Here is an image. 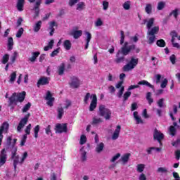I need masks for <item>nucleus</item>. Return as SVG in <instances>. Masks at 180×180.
I'll return each instance as SVG.
<instances>
[{"label":"nucleus","mask_w":180,"mask_h":180,"mask_svg":"<svg viewBox=\"0 0 180 180\" xmlns=\"http://www.w3.org/2000/svg\"><path fill=\"white\" fill-rule=\"evenodd\" d=\"M134 49H136L135 44L129 46V42H124V46L121 48V50H119L116 53V58L114 60V61L116 63V64L124 63V56H128V54H130V53H131Z\"/></svg>","instance_id":"f257e3e1"},{"label":"nucleus","mask_w":180,"mask_h":180,"mask_svg":"<svg viewBox=\"0 0 180 180\" xmlns=\"http://www.w3.org/2000/svg\"><path fill=\"white\" fill-rule=\"evenodd\" d=\"M154 25V18H150L147 22V39L148 44H154V41H155V34H158V32H160V27ZM152 27V28H151Z\"/></svg>","instance_id":"f03ea898"},{"label":"nucleus","mask_w":180,"mask_h":180,"mask_svg":"<svg viewBox=\"0 0 180 180\" xmlns=\"http://www.w3.org/2000/svg\"><path fill=\"white\" fill-rule=\"evenodd\" d=\"M98 115L102 117H104L105 120H110V117H112V111L109 108H106V107L103 105L99 106L98 108Z\"/></svg>","instance_id":"7ed1b4c3"},{"label":"nucleus","mask_w":180,"mask_h":180,"mask_svg":"<svg viewBox=\"0 0 180 180\" xmlns=\"http://www.w3.org/2000/svg\"><path fill=\"white\" fill-rule=\"evenodd\" d=\"M137 64H139V59L131 58L130 61L127 65H124L122 70L124 72H128V71H131V70L134 69Z\"/></svg>","instance_id":"20e7f679"},{"label":"nucleus","mask_w":180,"mask_h":180,"mask_svg":"<svg viewBox=\"0 0 180 180\" xmlns=\"http://www.w3.org/2000/svg\"><path fill=\"white\" fill-rule=\"evenodd\" d=\"M56 133L61 134L62 133H67L68 128L67 127V123H58L55 127Z\"/></svg>","instance_id":"39448f33"},{"label":"nucleus","mask_w":180,"mask_h":180,"mask_svg":"<svg viewBox=\"0 0 180 180\" xmlns=\"http://www.w3.org/2000/svg\"><path fill=\"white\" fill-rule=\"evenodd\" d=\"M29 117H30V113H27L23 118L21 119L17 127L18 131H20L22 129H23L25 126L27 124V122H29Z\"/></svg>","instance_id":"423d86ee"},{"label":"nucleus","mask_w":180,"mask_h":180,"mask_svg":"<svg viewBox=\"0 0 180 180\" xmlns=\"http://www.w3.org/2000/svg\"><path fill=\"white\" fill-rule=\"evenodd\" d=\"M153 139L157 140V141L162 146V140H164V134L161 133V131H158V129H155L153 132Z\"/></svg>","instance_id":"0eeeda50"},{"label":"nucleus","mask_w":180,"mask_h":180,"mask_svg":"<svg viewBox=\"0 0 180 180\" xmlns=\"http://www.w3.org/2000/svg\"><path fill=\"white\" fill-rule=\"evenodd\" d=\"M70 88L77 89L79 88L81 81L77 77L72 76L70 77V82L69 83Z\"/></svg>","instance_id":"6e6552de"},{"label":"nucleus","mask_w":180,"mask_h":180,"mask_svg":"<svg viewBox=\"0 0 180 180\" xmlns=\"http://www.w3.org/2000/svg\"><path fill=\"white\" fill-rule=\"evenodd\" d=\"M41 1L43 0H37L34 4L33 11H34V19L36 18H39L40 15V6L41 5Z\"/></svg>","instance_id":"1a4fd4ad"},{"label":"nucleus","mask_w":180,"mask_h":180,"mask_svg":"<svg viewBox=\"0 0 180 180\" xmlns=\"http://www.w3.org/2000/svg\"><path fill=\"white\" fill-rule=\"evenodd\" d=\"M91 96L92 99L89 110L90 112H94L98 105V98L96 97V94H92Z\"/></svg>","instance_id":"9d476101"},{"label":"nucleus","mask_w":180,"mask_h":180,"mask_svg":"<svg viewBox=\"0 0 180 180\" xmlns=\"http://www.w3.org/2000/svg\"><path fill=\"white\" fill-rule=\"evenodd\" d=\"M6 160H8V155L6 154V150L4 148L0 153V167L6 163Z\"/></svg>","instance_id":"9b49d317"},{"label":"nucleus","mask_w":180,"mask_h":180,"mask_svg":"<svg viewBox=\"0 0 180 180\" xmlns=\"http://www.w3.org/2000/svg\"><path fill=\"white\" fill-rule=\"evenodd\" d=\"M45 99L46 101H48L46 103L48 106H51V107L53 106L55 98H54V97H53V94H51V91H48L46 92V96Z\"/></svg>","instance_id":"f8f14e48"},{"label":"nucleus","mask_w":180,"mask_h":180,"mask_svg":"<svg viewBox=\"0 0 180 180\" xmlns=\"http://www.w3.org/2000/svg\"><path fill=\"white\" fill-rule=\"evenodd\" d=\"M50 84V79L47 77H41L38 80L37 85L38 88H40L41 85H49Z\"/></svg>","instance_id":"ddd939ff"},{"label":"nucleus","mask_w":180,"mask_h":180,"mask_svg":"<svg viewBox=\"0 0 180 180\" xmlns=\"http://www.w3.org/2000/svg\"><path fill=\"white\" fill-rule=\"evenodd\" d=\"M9 130V124L8 122H4L0 127V139H4V131L6 133Z\"/></svg>","instance_id":"4468645a"},{"label":"nucleus","mask_w":180,"mask_h":180,"mask_svg":"<svg viewBox=\"0 0 180 180\" xmlns=\"http://www.w3.org/2000/svg\"><path fill=\"white\" fill-rule=\"evenodd\" d=\"M9 101V106H12V105H14L16 106L18 105V98H17V93H13L11 97L8 98Z\"/></svg>","instance_id":"2eb2a0df"},{"label":"nucleus","mask_w":180,"mask_h":180,"mask_svg":"<svg viewBox=\"0 0 180 180\" xmlns=\"http://www.w3.org/2000/svg\"><path fill=\"white\" fill-rule=\"evenodd\" d=\"M122 129V127L120 125H117L112 136V140H117L119 139V136L120 134V130Z\"/></svg>","instance_id":"dca6fc26"},{"label":"nucleus","mask_w":180,"mask_h":180,"mask_svg":"<svg viewBox=\"0 0 180 180\" xmlns=\"http://www.w3.org/2000/svg\"><path fill=\"white\" fill-rule=\"evenodd\" d=\"M58 26V25L57 24V22H56V21H51L49 22V29L51 30L49 34L50 36H53V34H54V32H56V29H54V27Z\"/></svg>","instance_id":"f3484780"},{"label":"nucleus","mask_w":180,"mask_h":180,"mask_svg":"<svg viewBox=\"0 0 180 180\" xmlns=\"http://www.w3.org/2000/svg\"><path fill=\"white\" fill-rule=\"evenodd\" d=\"M41 20L37 21L33 26V30L34 33H38V32L40 31V29H41V25H42Z\"/></svg>","instance_id":"a211bd4d"},{"label":"nucleus","mask_w":180,"mask_h":180,"mask_svg":"<svg viewBox=\"0 0 180 180\" xmlns=\"http://www.w3.org/2000/svg\"><path fill=\"white\" fill-rule=\"evenodd\" d=\"M85 34L86 36V45L84 47V49H88V47H89V42L91 41V39H92V34L89 33V32H86Z\"/></svg>","instance_id":"6ab92c4d"},{"label":"nucleus","mask_w":180,"mask_h":180,"mask_svg":"<svg viewBox=\"0 0 180 180\" xmlns=\"http://www.w3.org/2000/svg\"><path fill=\"white\" fill-rule=\"evenodd\" d=\"M26 98V91H22L21 93L17 94V102H23Z\"/></svg>","instance_id":"aec40b11"},{"label":"nucleus","mask_w":180,"mask_h":180,"mask_svg":"<svg viewBox=\"0 0 180 180\" xmlns=\"http://www.w3.org/2000/svg\"><path fill=\"white\" fill-rule=\"evenodd\" d=\"M11 160H13L14 171H16V168L18 167V165L20 164V161H19V155H16L13 158H11Z\"/></svg>","instance_id":"412c9836"},{"label":"nucleus","mask_w":180,"mask_h":180,"mask_svg":"<svg viewBox=\"0 0 180 180\" xmlns=\"http://www.w3.org/2000/svg\"><path fill=\"white\" fill-rule=\"evenodd\" d=\"M71 36H73L74 39H79L82 36V30H73Z\"/></svg>","instance_id":"4be33fe9"},{"label":"nucleus","mask_w":180,"mask_h":180,"mask_svg":"<svg viewBox=\"0 0 180 180\" xmlns=\"http://www.w3.org/2000/svg\"><path fill=\"white\" fill-rule=\"evenodd\" d=\"M64 71H65V63H62L58 67V75H64Z\"/></svg>","instance_id":"5701e85b"},{"label":"nucleus","mask_w":180,"mask_h":180,"mask_svg":"<svg viewBox=\"0 0 180 180\" xmlns=\"http://www.w3.org/2000/svg\"><path fill=\"white\" fill-rule=\"evenodd\" d=\"M25 6V0H18L17 1V9L19 12H22L23 11V8Z\"/></svg>","instance_id":"b1692460"},{"label":"nucleus","mask_w":180,"mask_h":180,"mask_svg":"<svg viewBox=\"0 0 180 180\" xmlns=\"http://www.w3.org/2000/svg\"><path fill=\"white\" fill-rule=\"evenodd\" d=\"M39 56H40V52L39 51L32 52V56L29 58V61H31V63H34V61H36Z\"/></svg>","instance_id":"393cba45"},{"label":"nucleus","mask_w":180,"mask_h":180,"mask_svg":"<svg viewBox=\"0 0 180 180\" xmlns=\"http://www.w3.org/2000/svg\"><path fill=\"white\" fill-rule=\"evenodd\" d=\"M138 85L140 86V85H146V86H148L149 88H151L152 89H154V86L150 82H148L147 80H141L138 82Z\"/></svg>","instance_id":"a878e982"},{"label":"nucleus","mask_w":180,"mask_h":180,"mask_svg":"<svg viewBox=\"0 0 180 180\" xmlns=\"http://www.w3.org/2000/svg\"><path fill=\"white\" fill-rule=\"evenodd\" d=\"M130 155H131V154L126 153V154H124V155L122 156L121 161H122L123 164H127V162H129Z\"/></svg>","instance_id":"bb28decb"},{"label":"nucleus","mask_w":180,"mask_h":180,"mask_svg":"<svg viewBox=\"0 0 180 180\" xmlns=\"http://www.w3.org/2000/svg\"><path fill=\"white\" fill-rule=\"evenodd\" d=\"M11 158H13L15 155H18V146H15V145H12L11 148Z\"/></svg>","instance_id":"cd10ccee"},{"label":"nucleus","mask_w":180,"mask_h":180,"mask_svg":"<svg viewBox=\"0 0 180 180\" xmlns=\"http://www.w3.org/2000/svg\"><path fill=\"white\" fill-rule=\"evenodd\" d=\"M58 119H63V116L64 115V108L63 107H58Z\"/></svg>","instance_id":"c85d7f7f"},{"label":"nucleus","mask_w":180,"mask_h":180,"mask_svg":"<svg viewBox=\"0 0 180 180\" xmlns=\"http://www.w3.org/2000/svg\"><path fill=\"white\" fill-rule=\"evenodd\" d=\"M12 49H13V38L10 37L8 39V50L11 51Z\"/></svg>","instance_id":"c756f323"},{"label":"nucleus","mask_w":180,"mask_h":180,"mask_svg":"<svg viewBox=\"0 0 180 180\" xmlns=\"http://www.w3.org/2000/svg\"><path fill=\"white\" fill-rule=\"evenodd\" d=\"M71 41L70 40H65L63 43V47L65 49V50H71Z\"/></svg>","instance_id":"7c9ffc66"},{"label":"nucleus","mask_w":180,"mask_h":180,"mask_svg":"<svg viewBox=\"0 0 180 180\" xmlns=\"http://www.w3.org/2000/svg\"><path fill=\"white\" fill-rule=\"evenodd\" d=\"M156 44L158 47H165V46H167V44L165 43V41L162 39H159L156 41Z\"/></svg>","instance_id":"2f4dec72"},{"label":"nucleus","mask_w":180,"mask_h":180,"mask_svg":"<svg viewBox=\"0 0 180 180\" xmlns=\"http://www.w3.org/2000/svg\"><path fill=\"white\" fill-rule=\"evenodd\" d=\"M105 147V144L103 143H100L99 144L97 145L96 148V153H102L103 151V148Z\"/></svg>","instance_id":"473e14b6"},{"label":"nucleus","mask_w":180,"mask_h":180,"mask_svg":"<svg viewBox=\"0 0 180 180\" xmlns=\"http://www.w3.org/2000/svg\"><path fill=\"white\" fill-rule=\"evenodd\" d=\"M39 131H40V125H37L34 128V137L35 139L39 137Z\"/></svg>","instance_id":"72a5a7b5"},{"label":"nucleus","mask_w":180,"mask_h":180,"mask_svg":"<svg viewBox=\"0 0 180 180\" xmlns=\"http://www.w3.org/2000/svg\"><path fill=\"white\" fill-rule=\"evenodd\" d=\"M179 9L178 8H175L174 10H173L170 13H169V16H173L175 18V19H177L178 15H179Z\"/></svg>","instance_id":"f704fd0d"},{"label":"nucleus","mask_w":180,"mask_h":180,"mask_svg":"<svg viewBox=\"0 0 180 180\" xmlns=\"http://www.w3.org/2000/svg\"><path fill=\"white\" fill-rule=\"evenodd\" d=\"M146 168V165L144 164H139L136 166V171L137 172H143L144 171V169Z\"/></svg>","instance_id":"c9c22d12"},{"label":"nucleus","mask_w":180,"mask_h":180,"mask_svg":"<svg viewBox=\"0 0 180 180\" xmlns=\"http://www.w3.org/2000/svg\"><path fill=\"white\" fill-rule=\"evenodd\" d=\"M145 11H146V13H148V15H150L151 13V12L153 11V6H151V4H146Z\"/></svg>","instance_id":"e433bc0d"},{"label":"nucleus","mask_w":180,"mask_h":180,"mask_svg":"<svg viewBox=\"0 0 180 180\" xmlns=\"http://www.w3.org/2000/svg\"><path fill=\"white\" fill-rule=\"evenodd\" d=\"M157 172H158V174H167L168 169H167V167H159L157 169Z\"/></svg>","instance_id":"4c0bfd02"},{"label":"nucleus","mask_w":180,"mask_h":180,"mask_svg":"<svg viewBox=\"0 0 180 180\" xmlns=\"http://www.w3.org/2000/svg\"><path fill=\"white\" fill-rule=\"evenodd\" d=\"M89 98H92V95H91V93H86L83 100L86 105H88V102L89 101Z\"/></svg>","instance_id":"58836bf2"},{"label":"nucleus","mask_w":180,"mask_h":180,"mask_svg":"<svg viewBox=\"0 0 180 180\" xmlns=\"http://www.w3.org/2000/svg\"><path fill=\"white\" fill-rule=\"evenodd\" d=\"M9 61V54L6 53L4 55L1 63L2 64H6Z\"/></svg>","instance_id":"ea45409f"},{"label":"nucleus","mask_w":180,"mask_h":180,"mask_svg":"<svg viewBox=\"0 0 180 180\" xmlns=\"http://www.w3.org/2000/svg\"><path fill=\"white\" fill-rule=\"evenodd\" d=\"M169 131L170 136H175V134H176V129H175V127H174V126L169 127Z\"/></svg>","instance_id":"a19ab883"},{"label":"nucleus","mask_w":180,"mask_h":180,"mask_svg":"<svg viewBox=\"0 0 180 180\" xmlns=\"http://www.w3.org/2000/svg\"><path fill=\"white\" fill-rule=\"evenodd\" d=\"M131 96V91H127L123 95V102H126Z\"/></svg>","instance_id":"79ce46f5"},{"label":"nucleus","mask_w":180,"mask_h":180,"mask_svg":"<svg viewBox=\"0 0 180 180\" xmlns=\"http://www.w3.org/2000/svg\"><path fill=\"white\" fill-rule=\"evenodd\" d=\"M103 122L101 118H97V117H94L93 121L91 122V124L95 125V124H99V123H102Z\"/></svg>","instance_id":"37998d69"},{"label":"nucleus","mask_w":180,"mask_h":180,"mask_svg":"<svg viewBox=\"0 0 180 180\" xmlns=\"http://www.w3.org/2000/svg\"><path fill=\"white\" fill-rule=\"evenodd\" d=\"M146 99L149 103V105H151L153 102H154V99L151 98V92H148L146 94Z\"/></svg>","instance_id":"c03bdc74"},{"label":"nucleus","mask_w":180,"mask_h":180,"mask_svg":"<svg viewBox=\"0 0 180 180\" xmlns=\"http://www.w3.org/2000/svg\"><path fill=\"white\" fill-rule=\"evenodd\" d=\"M164 8H165V2L160 1L159 3H158V11H162Z\"/></svg>","instance_id":"a18cd8bd"},{"label":"nucleus","mask_w":180,"mask_h":180,"mask_svg":"<svg viewBox=\"0 0 180 180\" xmlns=\"http://www.w3.org/2000/svg\"><path fill=\"white\" fill-rule=\"evenodd\" d=\"M85 143H86V136L83 134L80 136L79 144H81V146H84Z\"/></svg>","instance_id":"49530a36"},{"label":"nucleus","mask_w":180,"mask_h":180,"mask_svg":"<svg viewBox=\"0 0 180 180\" xmlns=\"http://www.w3.org/2000/svg\"><path fill=\"white\" fill-rule=\"evenodd\" d=\"M32 106V103H27L22 108V112L26 113L27 110L30 109V107Z\"/></svg>","instance_id":"de8ad7c7"},{"label":"nucleus","mask_w":180,"mask_h":180,"mask_svg":"<svg viewBox=\"0 0 180 180\" xmlns=\"http://www.w3.org/2000/svg\"><path fill=\"white\" fill-rule=\"evenodd\" d=\"M23 32H25L23 27H20L15 34L16 37L20 39V37H22V34H23Z\"/></svg>","instance_id":"09e8293b"},{"label":"nucleus","mask_w":180,"mask_h":180,"mask_svg":"<svg viewBox=\"0 0 180 180\" xmlns=\"http://www.w3.org/2000/svg\"><path fill=\"white\" fill-rule=\"evenodd\" d=\"M26 140H27V136L26 134H24L21 139L20 146H25V144H26Z\"/></svg>","instance_id":"8fccbe9b"},{"label":"nucleus","mask_w":180,"mask_h":180,"mask_svg":"<svg viewBox=\"0 0 180 180\" xmlns=\"http://www.w3.org/2000/svg\"><path fill=\"white\" fill-rule=\"evenodd\" d=\"M16 79V72H13L10 75V82H15V80Z\"/></svg>","instance_id":"3c124183"},{"label":"nucleus","mask_w":180,"mask_h":180,"mask_svg":"<svg viewBox=\"0 0 180 180\" xmlns=\"http://www.w3.org/2000/svg\"><path fill=\"white\" fill-rule=\"evenodd\" d=\"M30 130H32V124H29L25 129L26 136L30 134Z\"/></svg>","instance_id":"603ef678"},{"label":"nucleus","mask_w":180,"mask_h":180,"mask_svg":"<svg viewBox=\"0 0 180 180\" xmlns=\"http://www.w3.org/2000/svg\"><path fill=\"white\" fill-rule=\"evenodd\" d=\"M123 92H124V86H122L119 91L117 94V96L118 98H122V96H123Z\"/></svg>","instance_id":"864d4df0"},{"label":"nucleus","mask_w":180,"mask_h":180,"mask_svg":"<svg viewBox=\"0 0 180 180\" xmlns=\"http://www.w3.org/2000/svg\"><path fill=\"white\" fill-rule=\"evenodd\" d=\"M84 6H85V3L84 2H80L77 4V11H82Z\"/></svg>","instance_id":"5fc2aeb1"},{"label":"nucleus","mask_w":180,"mask_h":180,"mask_svg":"<svg viewBox=\"0 0 180 180\" xmlns=\"http://www.w3.org/2000/svg\"><path fill=\"white\" fill-rule=\"evenodd\" d=\"M81 159L83 162L86 161V151H85V150L82 151V153L81 154Z\"/></svg>","instance_id":"6e6d98bb"},{"label":"nucleus","mask_w":180,"mask_h":180,"mask_svg":"<svg viewBox=\"0 0 180 180\" xmlns=\"http://www.w3.org/2000/svg\"><path fill=\"white\" fill-rule=\"evenodd\" d=\"M58 53H60V48H58V49H55L53 51H52V53L50 54V56L56 57V56H57L58 54Z\"/></svg>","instance_id":"4d7b16f0"},{"label":"nucleus","mask_w":180,"mask_h":180,"mask_svg":"<svg viewBox=\"0 0 180 180\" xmlns=\"http://www.w3.org/2000/svg\"><path fill=\"white\" fill-rule=\"evenodd\" d=\"M27 158V152H24L21 160H20V164H23L25 162V160Z\"/></svg>","instance_id":"13d9d810"},{"label":"nucleus","mask_w":180,"mask_h":180,"mask_svg":"<svg viewBox=\"0 0 180 180\" xmlns=\"http://www.w3.org/2000/svg\"><path fill=\"white\" fill-rule=\"evenodd\" d=\"M102 25H103V21H102V19L98 18V20L95 22V26L99 27V26H102Z\"/></svg>","instance_id":"bf43d9fd"},{"label":"nucleus","mask_w":180,"mask_h":180,"mask_svg":"<svg viewBox=\"0 0 180 180\" xmlns=\"http://www.w3.org/2000/svg\"><path fill=\"white\" fill-rule=\"evenodd\" d=\"M109 8V2L106 1H103V11H108V8Z\"/></svg>","instance_id":"052dcab7"},{"label":"nucleus","mask_w":180,"mask_h":180,"mask_svg":"<svg viewBox=\"0 0 180 180\" xmlns=\"http://www.w3.org/2000/svg\"><path fill=\"white\" fill-rule=\"evenodd\" d=\"M169 60L172 63V64H175V63H176V56H175L174 54H172L170 57H169Z\"/></svg>","instance_id":"680f3d73"},{"label":"nucleus","mask_w":180,"mask_h":180,"mask_svg":"<svg viewBox=\"0 0 180 180\" xmlns=\"http://www.w3.org/2000/svg\"><path fill=\"white\" fill-rule=\"evenodd\" d=\"M167 85H168V79H165L162 82V83H161V84H160V86H161V88H166L167 87Z\"/></svg>","instance_id":"e2e57ef3"},{"label":"nucleus","mask_w":180,"mask_h":180,"mask_svg":"<svg viewBox=\"0 0 180 180\" xmlns=\"http://www.w3.org/2000/svg\"><path fill=\"white\" fill-rule=\"evenodd\" d=\"M120 34H121V39H120V44H123L124 43V31H120Z\"/></svg>","instance_id":"0e129e2a"},{"label":"nucleus","mask_w":180,"mask_h":180,"mask_svg":"<svg viewBox=\"0 0 180 180\" xmlns=\"http://www.w3.org/2000/svg\"><path fill=\"white\" fill-rule=\"evenodd\" d=\"M45 133L46 134H51V125H48L46 128L45 129Z\"/></svg>","instance_id":"69168bd1"},{"label":"nucleus","mask_w":180,"mask_h":180,"mask_svg":"<svg viewBox=\"0 0 180 180\" xmlns=\"http://www.w3.org/2000/svg\"><path fill=\"white\" fill-rule=\"evenodd\" d=\"M179 144H180V139H178L176 141L172 143V146H173V147H178Z\"/></svg>","instance_id":"338daca9"},{"label":"nucleus","mask_w":180,"mask_h":180,"mask_svg":"<svg viewBox=\"0 0 180 180\" xmlns=\"http://www.w3.org/2000/svg\"><path fill=\"white\" fill-rule=\"evenodd\" d=\"M176 160H180V150H177L174 152Z\"/></svg>","instance_id":"774afa93"}]
</instances>
